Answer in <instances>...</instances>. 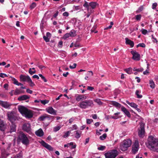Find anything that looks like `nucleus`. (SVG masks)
<instances>
[{
    "label": "nucleus",
    "instance_id": "f257e3e1",
    "mask_svg": "<svg viewBox=\"0 0 158 158\" xmlns=\"http://www.w3.org/2000/svg\"><path fill=\"white\" fill-rule=\"evenodd\" d=\"M148 142L146 145L148 148L153 151L158 149V139H156L152 136H150L148 138Z\"/></svg>",
    "mask_w": 158,
    "mask_h": 158
},
{
    "label": "nucleus",
    "instance_id": "f03ea898",
    "mask_svg": "<svg viewBox=\"0 0 158 158\" xmlns=\"http://www.w3.org/2000/svg\"><path fill=\"white\" fill-rule=\"evenodd\" d=\"M18 110L22 115L26 118H31L33 116V111L23 106H19L18 107Z\"/></svg>",
    "mask_w": 158,
    "mask_h": 158
},
{
    "label": "nucleus",
    "instance_id": "7ed1b4c3",
    "mask_svg": "<svg viewBox=\"0 0 158 158\" xmlns=\"http://www.w3.org/2000/svg\"><path fill=\"white\" fill-rule=\"evenodd\" d=\"M132 143V141L130 139H124L120 143V150L123 151H126L131 146Z\"/></svg>",
    "mask_w": 158,
    "mask_h": 158
},
{
    "label": "nucleus",
    "instance_id": "20e7f679",
    "mask_svg": "<svg viewBox=\"0 0 158 158\" xmlns=\"http://www.w3.org/2000/svg\"><path fill=\"white\" fill-rule=\"evenodd\" d=\"M93 105V102L92 100H87L79 102L78 106L81 109H85L89 107L92 106Z\"/></svg>",
    "mask_w": 158,
    "mask_h": 158
},
{
    "label": "nucleus",
    "instance_id": "39448f33",
    "mask_svg": "<svg viewBox=\"0 0 158 158\" xmlns=\"http://www.w3.org/2000/svg\"><path fill=\"white\" fill-rule=\"evenodd\" d=\"M20 81H21L27 82L28 83L30 86L32 87L35 84L32 82L30 77L27 75H21L19 77Z\"/></svg>",
    "mask_w": 158,
    "mask_h": 158
},
{
    "label": "nucleus",
    "instance_id": "423d86ee",
    "mask_svg": "<svg viewBox=\"0 0 158 158\" xmlns=\"http://www.w3.org/2000/svg\"><path fill=\"white\" fill-rule=\"evenodd\" d=\"M18 139L21 141L22 143L25 145L29 144V141L26 135L23 132L20 133L18 136Z\"/></svg>",
    "mask_w": 158,
    "mask_h": 158
},
{
    "label": "nucleus",
    "instance_id": "0eeeda50",
    "mask_svg": "<svg viewBox=\"0 0 158 158\" xmlns=\"http://www.w3.org/2000/svg\"><path fill=\"white\" fill-rule=\"evenodd\" d=\"M7 115L8 120L12 122L15 121L17 118L16 113L14 111L8 112Z\"/></svg>",
    "mask_w": 158,
    "mask_h": 158
},
{
    "label": "nucleus",
    "instance_id": "6e6552de",
    "mask_svg": "<svg viewBox=\"0 0 158 158\" xmlns=\"http://www.w3.org/2000/svg\"><path fill=\"white\" fill-rule=\"evenodd\" d=\"M139 124L140 128L138 131V135L140 137H143L144 136L145 133L144 124L142 122H140Z\"/></svg>",
    "mask_w": 158,
    "mask_h": 158
},
{
    "label": "nucleus",
    "instance_id": "1a4fd4ad",
    "mask_svg": "<svg viewBox=\"0 0 158 158\" xmlns=\"http://www.w3.org/2000/svg\"><path fill=\"white\" fill-rule=\"evenodd\" d=\"M105 155L106 158H115L117 155V152L114 150L106 153Z\"/></svg>",
    "mask_w": 158,
    "mask_h": 158
},
{
    "label": "nucleus",
    "instance_id": "9d476101",
    "mask_svg": "<svg viewBox=\"0 0 158 158\" xmlns=\"http://www.w3.org/2000/svg\"><path fill=\"white\" fill-rule=\"evenodd\" d=\"M22 129L23 131L29 134L31 133V126L29 123H24Z\"/></svg>",
    "mask_w": 158,
    "mask_h": 158
},
{
    "label": "nucleus",
    "instance_id": "9b49d317",
    "mask_svg": "<svg viewBox=\"0 0 158 158\" xmlns=\"http://www.w3.org/2000/svg\"><path fill=\"white\" fill-rule=\"evenodd\" d=\"M133 55L132 59L138 61L140 60V55L136 51L132 50L131 52Z\"/></svg>",
    "mask_w": 158,
    "mask_h": 158
},
{
    "label": "nucleus",
    "instance_id": "f8f14e48",
    "mask_svg": "<svg viewBox=\"0 0 158 158\" xmlns=\"http://www.w3.org/2000/svg\"><path fill=\"white\" fill-rule=\"evenodd\" d=\"M139 148V143L138 141H135L134 143L132 146V152L135 154L138 151Z\"/></svg>",
    "mask_w": 158,
    "mask_h": 158
},
{
    "label": "nucleus",
    "instance_id": "ddd939ff",
    "mask_svg": "<svg viewBox=\"0 0 158 158\" xmlns=\"http://www.w3.org/2000/svg\"><path fill=\"white\" fill-rule=\"evenodd\" d=\"M46 111L48 113L53 115L56 114V111L51 106L48 107L46 109Z\"/></svg>",
    "mask_w": 158,
    "mask_h": 158
},
{
    "label": "nucleus",
    "instance_id": "4468645a",
    "mask_svg": "<svg viewBox=\"0 0 158 158\" xmlns=\"http://www.w3.org/2000/svg\"><path fill=\"white\" fill-rule=\"evenodd\" d=\"M0 105L5 108H9L11 104L6 102L0 101Z\"/></svg>",
    "mask_w": 158,
    "mask_h": 158
},
{
    "label": "nucleus",
    "instance_id": "2eb2a0df",
    "mask_svg": "<svg viewBox=\"0 0 158 158\" xmlns=\"http://www.w3.org/2000/svg\"><path fill=\"white\" fill-rule=\"evenodd\" d=\"M40 143L42 146L49 150H53V149L52 147L50 145L46 143L43 140L42 141L40 142Z\"/></svg>",
    "mask_w": 158,
    "mask_h": 158
},
{
    "label": "nucleus",
    "instance_id": "dca6fc26",
    "mask_svg": "<svg viewBox=\"0 0 158 158\" xmlns=\"http://www.w3.org/2000/svg\"><path fill=\"white\" fill-rule=\"evenodd\" d=\"M86 98V97L83 95L77 94L76 96V100L78 102L79 101L81 100H85Z\"/></svg>",
    "mask_w": 158,
    "mask_h": 158
},
{
    "label": "nucleus",
    "instance_id": "f3484780",
    "mask_svg": "<svg viewBox=\"0 0 158 158\" xmlns=\"http://www.w3.org/2000/svg\"><path fill=\"white\" fill-rule=\"evenodd\" d=\"M122 111L124 114H126L127 117L130 118L131 117V114L127 110V109L124 106H122L121 108Z\"/></svg>",
    "mask_w": 158,
    "mask_h": 158
},
{
    "label": "nucleus",
    "instance_id": "a211bd4d",
    "mask_svg": "<svg viewBox=\"0 0 158 158\" xmlns=\"http://www.w3.org/2000/svg\"><path fill=\"white\" fill-rule=\"evenodd\" d=\"M30 98V97L26 95H24L19 96L18 97V99L19 101L26 100Z\"/></svg>",
    "mask_w": 158,
    "mask_h": 158
},
{
    "label": "nucleus",
    "instance_id": "6ab92c4d",
    "mask_svg": "<svg viewBox=\"0 0 158 158\" xmlns=\"http://www.w3.org/2000/svg\"><path fill=\"white\" fill-rule=\"evenodd\" d=\"M110 104L114 106L117 108H121L122 106L121 104L115 101H111Z\"/></svg>",
    "mask_w": 158,
    "mask_h": 158
},
{
    "label": "nucleus",
    "instance_id": "aec40b11",
    "mask_svg": "<svg viewBox=\"0 0 158 158\" xmlns=\"http://www.w3.org/2000/svg\"><path fill=\"white\" fill-rule=\"evenodd\" d=\"M35 134L36 135L39 137H41L43 136L44 132L43 130L40 128L35 132Z\"/></svg>",
    "mask_w": 158,
    "mask_h": 158
},
{
    "label": "nucleus",
    "instance_id": "412c9836",
    "mask_svg": "<svg viewBox=\"0 0 158 158\" xmlns=\"http://www.w3.org/2000/svg\"><path fill=\"white\" fill-rule=\"evenodd\" d=\"M5 128V124L2 120L0 118V130L4 131Z\"/></svg>",
    "mask_w": 158,
    "mask_h": 158
},
{
    "label": "nucleus",
    "instance_id": "4be33fe9",
    "mask_svg": "<svg viewBox=\"0 0 158 158\" xmlns=\"http://www.w3.org/2000/svg\"><path fill=\"white\" fill-rule=\"evenodd\" d=\"M125 40H126V44H129L130 45L131 47H133L134 46V43L133 41L131 40H129L127 38H126Z\"/></svg>",
    "mask_w": 158,
    "mask_h": 158
},
{
    "label": "nucleus",
    "instance_id": "5701e85b",
    "mask_svg": "<svg viewBox=\"0 0 158 158\" xmlns=\"http://www.w3.org/2000/svg\"><path fill=\"white\" fill-rule=\"evenodd\" d=\"M10 77L12 78V80L13 81V83L14 84L18 86L23 85L22 83L19 82L17 80H16L15 78L12 77Z\"/></svg>",
    "mask_w": 158,
    "mask_h": 158
},
{
    "label": "nucleus",
    "instance_id": "b1692460",
    "mask_svg": "<svg viewBox=\"0 0 158 158\" xmlns=\"http://www.w3.org/2000/svg\"><path fill=\"white\" fill-rule=\"evenodd\" d=\"M49 115L47 114H45L41 116L39 118V120L40 121H43L46 118H49Z\"/></svg>",
    "mask_w": 158,
    "mask_h": 158
},
{
    "label": "nucleus",
    "instance_id": "393cba45",
    "mask_svg": "<svg viewBox=\"0 0 158 158\" xmlns=\"http://www.w3.org/2000/svg\"><path fill=\"white\" fill-rule=\"evenodd\" d=\"M126 103L129 104L131 106L134 108H135L137 107V106H138L135 103H133V102H131L130 103L128 100H127L126 101Z\"/></svg>",
    "mask_w": 158,
    "mask_h": 158
},
{
    "label": "nucleus",
    "instance_id": "a878e982",
    "mask_svg": "<svg viewBox=\"0 0 158 158\" xmlns=\"http://www.w3.org/2000/svg\"><path fill=\"white\" fill-rule=\"evenodd\" d=\"M124 70L128 74H131L132 73V69L131 67L125 69Z\"/></svg>",
    "mask_w": 158,
    "mask_h": 158
},
{
    "label": "nucleus",
    "instance_id": "bb28decb",
    "mask_svg": "<svg viewBox=\"0 0 158 158\" xmlns=\"http://www.w3.org/2000/svg\"><path fill=\"white\" fill-rule=\"evenodd\" d=\"M150 86L152 89H154L155 88V84L154 82L152 80L149 81Z\"/></svg>",
    "mask_w": 158,
    "mask_h": 158
},
{
    "label": "nucleus",
    "instance_id": "cd10ccee",
    "mask_svg": "<svg viewBox=\"0 0 158 158\" xmlns=\"http://www.w3.org/2000/svg\"><path fill=\"white\" fill-rule=\"evenodd\" d=\"M2 155L3 157H5L8 156L9 154L5 150H2Z\"/></svg>",
    "mask_w": 158,
    "mask_h": 158
},
{
    "label": "nucleus",
    "instance_id": "c85d7f7f",
    "mask_svg": "<svg viewBox=\"0 0 158 158\" xmlns=\"http://www.w3.org/2000/svg\"><path fill=\"white\" fill-rule=\"evenodd\" d=\"M120 114V113L119 112H118L115 113L114 114V115H116V116H111V118L114 119H117V118H120L121 117L117 116V115H118Z\"/></svg>",
    "mask_w": 158,
    "mask_h": 158
},
{
    "label": "nucleus",
    "instance_id": "c756f323",
    "mask_svg": "<svg viewBox=\"0 0 158 158\" xmlns=\"http://www.w3.org/2000/svg\"><path fill=\"white\" fill-rule=\"evenodd\" d=\"M16 127L15 125L13 124L10 126V132L11 133L12 132L15 131Z\"/></svg>",
    "mask_w": 158,
    "mask_h": 158
},
{
    "label": "nucleus",
    "instance_id": "7c9ffc66",
    "mask_svg": "<svg viewBox=\"0 0 158 158\" xmlns=\"http://www.w3.org/2000/svg\"><path fill=\"white\" fill-rule=\"evenodd\" d=\"M97 4V3L95 2H91L89 3V6L93 9L95 8Z\"/></svg>",
    "mask_w": 158,
    "mask_h": 158
},
{
    "label": "nucleus",
    "instance_id": "2f4dec72",
    "mask_svg": "<svg viewBox=\"0 0 158 158\" xmlns=\"http://www.w3.org/2000/svg\"><path fill=\"white\" fill-rule=\"evenodd\" d=\"M23 93V92H21V91L19 89H16L15 90V91L14 92V94L16 95L19 94L21 93Z\"/></svg>",
    "mask_w": 158,
    "mask_h": 158
},
{
    "label": "nucleus",
    "instance_id": "473e14b6",
    "mask_svg": "<svg viewBox=\"0 0 158 158\" xmlns=\"http://www.w3.org/2000/svg\"><path fill=\"white\" fill-rule=\"evenodd\" d=\"M75 132H76L75 137L77 139L79 138L81 136V132L80 131H75Z\"/></svg>",
    "mask_w": 158,
    "mask_h": 158
},
{
    "label": "nucleus",
    "instance_id": "72a5a7b5",
    "mask_svg": "<svg viewBox=\"0 0 158 158\" xmlns=\"http://www.w3.org/2000/svg\"><path fill=\"white\" fill-rule=\"evenodd\" d=\"M133 70L134 71H137L138 72H142L143 70V69L142 68H140L137 69L135 67H134L133 68Z\"/></svg>",
    "mask_w": 158,
    "mask_h": 158
},
{
    "label": "nucleus",
    "instance_id": "f704fd0d",
    "mask_svg": "<svg viewBox=\"0 0 158 158\" xmlns=\"http://www.w3.org/2000/svg\"><path fill=\"white\" fill-rule=\"evenodd\" d=\"M71 133V131H68L67 132H64V134L63 136V137L64 138H66L67 137H68Z\"/></svg>",
    "mask_w": 158,
    "mask_h": 158
},
{
    "label": "nucleus",
    "instance_id": "c9c22d12",
    "mask_svg": "<svg viewBox=\"0 0 158 158\" xmlns=\"http://www.w3.org/2000/svg\"><path fill=\"white\" fill-rule=\"evenodd\" d=\"M70 35V37H74L76 36V32L74 30H72L69 33Z\"/></svg>",
    "mask_w": 158,
    "mask_h": 158
},
{
    "label": "nucleus",
    "instance_id": "e433bc0d",
    "mask_svg": "<svg viewBox=\"0 0 158 158\" xmlns=\"http://www.w3.org/2000/svg\"><path fill=\"white\" fill-rule=\"evenodd\" d=\"M140 93V91H139L138 90H137L136 91V92H135L136 95H137V98H140L142 97V96L141 95H139V93Z\"/></svg>",
    "mask_w": 158,
    "mask_h": 158
},
{
    "label": "nucleus",
    "instance_id": "4c0bfd02",
    "mask_svg": "<svg viewBox=\"0 0 158 158\" xmlns=\"http://www.w3.org/2000/svg\"><path fill=\"white\" fill-rule=\"evenodd\" d=\"M61 128V127L60 126H57L54 127L53 128V131L54 132H56V131H59Z\"/></svg>",
    "mask_w": 158,
    "mask_h": 158
},
{
    "label": "nucleus",
    "instance_id": "58836bf2",
    "mask_svg": "<svg viewBox=\"0 0 158 158\" xmlns=\"http://www.w3.org/2000/svg\"><path fill=\"white\" fill-rule=\"evenodd\" d=\"M106 136L107 135L106 133L104 134L100 137V139L101 140H104L106 138Z\"/></svg>",
    "mask_w": 158,
    "mask_h": 158
},
{
    "label": "nucleus",
    "instance_id": "ea45409f",
    "mask_svg": "<svg viewBox=\"0 0 158 158\" xmlns=\"http://www.w3.org/2000/svg\"><path fill=\"white\" fill-rule=\"evenodd\" d=\"M83 6L87 8V10L88 11L89 10V5L88 3L86 2H85L84 4L83 5Z\"/></svg>",
    "mask_w": 158,
    "mask_h": 158
},
{
    "label": "nucleus",
    "instance_id": "a19ab883",
    "mask_svg": "<svg viewBox=\"0 0 158 158\" xmlns=\"http://www.w3.org/2000/svg\"><path fill=\"white\" fill-rule=\"evenodd\" d=\"M146 46V45L144 43H140L138 44L137 45V47L138 48L139 47H141L143 48H145Z\"/></svg>",
    "mask_w": 158,
    "mask_h": 158
},
{
    "label": "nucleus",
    "instance_id": "79ce46f5",
    "mask_svg": "<svg viewBox=\"0 0 158 158\" xmlns=\"http://www.w3.org/2000/svg\"><path fill=\"white\" fill-rule=\"evenodd\" d=\"M29 73L31 75H32L33 74L36 73V71L35 70L32 71L31 68H30L28 71Z\"/></svg>",
    "mask_w": 158,
    "mask_h": 158
},
{
    "label": "nucleus",
    "instance_id": "37998d69",
    "mask_svg": "<svg viewBox=\"0 0 158 158\" xmlns=\"http://www.w3.org/2000/svg\"><path fill=\"white\" fill-rule=\"evenodd\" d=\"M141 31L142 34L144 35H146L148 32V31L146 30L143 29H142L141 30Z\"/></svg>",
    "mask_w": 158,
    "mask_h": 158
},
{
    "label": "nucleus",
    "instance_id": "c03bdc74",
    "mask_svg": "<svg viewBox=\"0 0 158 158\" xmlns=\"http://www.w3.org/2000/svg\"><path fill=\"white\" fill-rule=\"evenodd\" d=\"M94 101L97 102L99 105H101L102 104V102L100 99H96L94 100Z\"/></svg>",
    "mask_w": 158,
    "mask_h": 158
},
{
    "label": "nucleus",
    "instance_id": "a18cd8bd",
    "mask_svg": "<svg viewBox=\"0 0 158 158\" xmlns=\"http://www.w3.org/2000/svg\"><path fill=\"white\" fill-rule=\"evenodd\" d=\"M36 6V4L35 2H33L30 6V8L31 9L34 8Z\"/></svg>",
    "mask_w": 158,
    "mask_h": 158
},
{
    "label": "nucleus",
    "instance_id": "49530a36",
    "mask_svg": "<svg viewBox=\"0 0 158 158\" xmlns=\"http://www.w3.org/2000/svg\"><path fill=\"white\" fill-rule=\"evenodd\" d=\"M105 148H106V147L105 146H101L100 147H98V149L99 150L103 151L105 149Z\"/></svg>",
    "mask_w": 158,
    "mask_h": 158
},
{
    "label": "nucleus",
    "instance_id": "de8ad7c7",
    "mask_svg": "<svg viewBox=\"0 0 158 158\" xmlns=\"http://www.w3.org/2000/svg\"><path fill=\"white\" fill-rule=\"evenodd\" d=\"M69 37H70V36L69 33H67L64 36L63 39H66L67 38H69Z\"/></svg>",
    "mask_w": 158,
    "mask_h": 158
},
{
    "label": "nucleus",
    "instance_id": "09e8293b",
    "mask_svg": "<svg viewBox=\"0 0 158 158\" xmlns=\"http://www.w3.org/2000/svg\"><path fill=\"white\" fill-rule=\"evenodd\" d=\"M73 142H71L69 143H68L67 144H64V147L65 148L67 147L68 148L71 145H73Z\"/></svg>",
    "mask_w": 158,
    "mask_h": 158
},
{
    "label": "nucleus",
    "instance_id": "8fccbe9b",
    "mask_svg": "<svg viewBox=\"0 0 158 158\" xmlns=\"http://www.w3.org/2000/svg\"><path fill=\"white\" fill-rule=\"evenodd\" d=\"M43 38L44 40L46 42H48L50 40V38H49V37L46 36H45L44 35L43 36Z\"/></svg>",
    "mask_w": 158,
    "mask_h": 158
},
{
    "label": "nucleus",
    "instance_id": "3c124183",
    "mask_svg": "<svg viewBox=\"0 0 158 158\" xmlns=\"http://www.w3.org/2000/svg\"><path fill=\"white\" fill-rule=\"evenodd\" d=\"M141 17V15H139L135 16V18L137 20H140Z\"/></svg>",
    "mask_w": 158,
    "mask_h": 158
},
{
    "label": "nucleus",
    "instance_id": "603ef678",
    "mask_svg": "<svg viewBox=\"0 0 158 158\" xmlns=\"http://www.w3.org/2000/svg\"><path fill=\"white\" fill-rule=\"evenodd\" d=\"M22 154L21 153L17 154L15 156V158H22Z\"/></svg>",
    "mask_w": 158,
    "mask_h": 158
},
{
    "label": "nucleus",
    "instance_id": "864d4df0",
    "mask_svg": "<svg viewBox=\"0 0 158 158\" xmlns=\"http://www.w3.org/2000/svg\"><path fill=\"white\" fill-rule=\"evenodd\" d=\"M0 77L2 78H4L8 77V76L5 73H0Z\"/></svg>",
    "mask_w": 158,
    "mask_h": 158
},
{
    "label": "nucleus",
    "instance_id": "5fc2aeb1",
    "mask_svg": "<svg viewBox=\"0 0 158 158\" xmlns=\"http://www.w3.org/2000/svg\"><path fill=\"white\" fill-rule=\"evenodd\" d=\"M157 5V3L156 2L153 3L152 5V9L154 10L155 9Z\"/></svg>",
    "mask_w": 158,
    "mask_h": 158
},
{
    "label": "nucleus",
    "instance_id": "6e6d98bb",
    "mask_svg": "<svg viewBox=\"0 0 158 158\" xmlns=\"http://www.w3.org/2000/svg\"><path fill=\"white\" fill-rule=\"evenodd\" d=\"M48 101L47 100H44L41 101V102L44 105H45L46 104L48 103Z\"/></svg>",
    "mask_w": 158,
    "mask_h": 158
},
{
    "label": "nucleus",
    "instance_id": "4d7b16f0",
    "mask_svg": "<svg viewBox=\"0 0 158 158\" xmlns=\"http://www.w3.org/2000/svg\"><path fill=\"white\" fill-rule=\"evenodd\" d=\"M77 66V64L76 63H74L73 65H70L69 68L71 69H73L75 68Z\"/></svg>",
    "mask_w": 158,
    "mask_h": 158
},
{
    "label": "nucleus",
    "instance_id": "13d9d810",
    "mask_svg": "<svg viewBox=\"0 0 158 158\" xmlns=\"http://www.w3.org/2000/svg\"><path fill=\"white\" fill-rule=\"evenodd\" d=\"M93 121V120L92 119H86V123L87 124H89L91 123Z\"/></svg>",
    "mask_w": 158,
    "mask_h": 158
},
{
    "label": "nucleus",
    "instance_id": "bf43d9fd",
    "mask_svg": "<svg viewBox=\"0 0 158 158\" xmlns=\"http://www.w3.org/2000/svg\"><path fill=\"white\" fill-rule=\"evenodd\" d=\"M87 74L89 76H92L93 75V73L92 71H90L88 72V73Z\"/></svg>",
    "mask_w": 158,
    "mask_h": 158
},
{
    "label": "nucleus",
    "instance_id": "052dcab7",
    "mask_svg": "<svg viewBox=\"0 0 158 158\" xmlns=\"http://www.w3.org/2000/svg\"><path fill=\"white\" fill-rule=\"evenodd\" d=\"M70 146H71V149H74L76 148V145L75 143L73 142V145H71Z\"/></svg>",
    "mask_w": 158,
    "mask_h": 158
},
{
    "label": "nucleus",
    "instance_id": "680f3d73",
    "mask_svg": "<svg viewBox=\"0 0 158 158\" xmlns=\"http://www.w3.org/2000/svg\"><path fill=\"white\" fill-rule=\"evenodd\" d=\"M74 118H72L69 120V123H71L74 120Z\"/></svg>",
    "mask_w": 158,
    "mask_h": 158
},
{
    "label": "nucleus",
    "instance_id": "e2e57ef3",
    "mask_svg": "<svg viewBox=\"0 0 158 158\" xmlns=\"http://www.w3.org/2000/svg\"><path fill=\"white\" fill-rule=\"evenodd\" d=\"M63 16L67 17L69 15V14L68 12H65L63 13Z\"/></svg>",
    "mask_w": 158,
    "mask_h": 158
},
{
    "label": "nucleus",
    "instance_id": "0e129e2a",
    "mask_svg": "<svg viewBox=\"0 0 158 158\" xmlns=\"http://www.w3.org/2000/svg\"><path fill=\"white\" fill-rule=\"evenodd\" d=\"M94 89V88L91 86H88L87 87V89L90 91H92Z\"/></svg>",
    "mask_w": 158,
    "mask_h": 158
},
{
    "label": "nucleus",
    "instance_id": "69168bd1",
    "mask_svg": "<svg viewBox=\"0 0 158 158\" xmlns=\"http://www.w3.org/2000/svg\"><path fill=\"white\" fill-rule=\"evenodd\" d=\"M63 44V42L62 41L59 42L58 43V46L59 47H61Z\"/></svg>",
    "mask_w": 158,
    "mask_h": 158
},
{
    "label": "nucleus",
    "instance_id": "338daca9",
    "mask_svg": "<svg viewBox=\"0 0 158 158\" xmlns=\"http://www.w3.org/2000/svg\"><path fill=\"white\" fill-rule=\"evenodd\" d=\"M89 138H87L85 140V144L86 145V144L88 143L89 141Z\"/></svg>",
    "mask_w": 158,
    "mask_h": 158
},
{
    "label": "nucleus",
    "instance_id": "774afa93",
    "mask_svg": "<svg viewBox=\"0 0 158 158\" xmlns=\"http://www.w3.org/2000/svg\"><path fill=\"white\" fill-rule=\"evenodd\" d=\"M77 127L76 125H74L72 126L73 130H77Z\"/></svg>",
    "mask_w": 158,
    "mask_h": 158
}]
</instances>
